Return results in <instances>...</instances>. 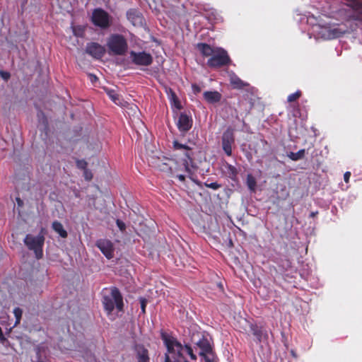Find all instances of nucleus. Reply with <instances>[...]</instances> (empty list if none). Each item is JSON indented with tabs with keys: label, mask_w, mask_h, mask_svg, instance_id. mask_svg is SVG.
<instances>
[{
	"label": "nucleus",
	"mask_w": 362,
	"mask_h": 362,
	"mask_svg": "<svg viewBox=\"0 0 362 362\" xmlns=\"http://www.w3.org/2000/svg\"><path fill=\"white\" fill-rule=\"evenodd\" d=\"M116 224L122 232H124L126 230V225L122 221L117 219Z\"/></svg>",
	"instance_id": "obj_35"
},
{
	"label": "nucleus",
	"mask_w": 362,
	"mask_h": 362,
	"mask_svg": "<svg viewBox=\"0 0 362 362\" xmlns=\"http://www.w3.org/2000/svg\"><path fill=\"white\" fill-rule=\"evenodd\" d=\"M167 93L168 95L170 101L173 104V105L178 110L182 109V107L176 93L171 88H169V90L167 92Z\"/></svg>",
	"instance_id": "obj_22"
},
{
	"label": "nucleus",
	"mask_w": 362,
	"mask_h": 362,
	"mask_svg": "<svg viewBox=\"0 0 362 362\" xmlns=\"http://www.w3.org/2000/svg\"><path fill=\"white\" fill-rule=\"evenodd\" d=\"M235 142L234 130L228 127L223 134L221 139L222 148L228 156L232 155V145Z\"/></svg>",
	"instance_id": "obj_9"
},
{
	"label": "nucleus",
	"mask_w": 362,
	"mask_h": 362,
	"mask_svg": "<svg viewBox=\"0 0 362 362\" xmlns=\"http://www.w3.org/2000/svg\"><path fill=\"white\" fill-rule=\"evenodd\" d=\"M192 88L194 94H197L201 92V88L197 84H192Z\"/></svg>",
	"instance_id": "obj_39"
},
{
	"label": "nucleus",
	"mask_w": 362,
	"mask_h": 362,
	"mask_svg": "<svg viewBox=\"0 0 362 362\" xmlns=\"http://www.w3.org/2000/svg\"><path fill=\"white\" fill-rule=\"evenodd\" d=\"M0 76L5 81L8 80L10 76H11V75H10V74L8 72L4 71H0Z\"/></svg>",
	"instance_id": "obj_37"
},
{
	"label": "nucleus",
	"mask_w": 362,
	"mask_h": 362,
	"mask_svg": "<svg viewBox=\"0 0 362 362\" xmlns=\"http://www.w3.org/2000/svg\"><path fill=\"white\" fill-rule=\"evenodd\" d=\"M16 202H17L18 205L19 206H23V202L21 199V198L17 197V198H16Z\"/></svg>",
	"instance_id": "obj_43"
},
{
	"label": "nucleus",
	"mask_w": 362,
	"mask_h": 362,
	"mask_svg": "<svg viewBox=\"0 0 362 362\" xmlns=\"http://www.w3.org/2000/svg\"><path fill=\"white\" fill-rule=\"evenodd\" d=\"M130 57L132 63L138 66H149L153 63V57L151 54L143 52H130Z\"/></svg>",
	"instance_id": "obj_8"
},
{
	"label": "nucleus",
	"mask_w": 362,
	"mask_h": 362,
	"mask_svg": "<svg viewBox=\"0 0 362 362\" xmlns=\"http://www.w3.org/2000/svg\"><path fill=\"white\" fill-rule=\"evenodd\" d=\"M6 338L4 337L3 332L1 330V328L0 327V341L2 344H4V342L6 341Z\"/></svg>",
	"instance_id": "obj_41"
},
{
	"label": "nucleus",
	"mask_w": 362,
	"mask_h": 362,
	"mask_svg": "<svg viewBox=\"0 0 362 362\" xmlns=\"http://www.w3.org/2000/svg\"><path fill=\"white\" fill-rule=\"evenodd\" d=\"M246 181H247V185L248 188L250 190L254 191L255 189L256 185H257L255 178L251 174H249L247 176Z\"/></svg>",
	"instance_id": "obj_28"
},
{
	"label": "nucleus",
	"mask_w": 362,
	"mask_h": 362,
	"mask_svg": "<svg viewBox=\"0 0 362 362\" xmlns=\"http://www.w3.org/2000/svg\"><path fill=\"white\" fill-rule=\"evenodd\" d=\"M317 213H318L317 211L312 212L310 216V217H314V216H315L316 214H317Z\"/></svg>",
	"instance_id": "obj_44"
},
{
	"label": "nucleus",
	"mask_w": 362,
	"mask_h": 362,
	"mask_svg": "<svg viewBox=\"0 0 362 362\" xmlns=\"http://www.w3.org/2000/svg\"><path fill=\"white\" fill-rule=\"evenodd\" d=\"M43 230L44 228H42L40 234L37 236L27 234L23 240V243L28 249L34 252L37 259H40L43 257V246L45 240Z\"/></svg>",
	"instance_id": "obj_3"
},
{
	"label": "nucleus",
	"mask_w": 362,
	"mask_h": 362,
	"mask_svg": "<svg viewBox=\"0 0 362 362\" xmlns=\"http://www.w3.org/2000/svg\"><path fill=\"white\" fill-rule=\"evenodd\" d=\"M48 349L43 345H39L35 349V356L32 357L33 362H47Z\"/></svg>",
	"instance_id": "obj_16"
},
{
	"label": "nucleus",
	"mask_w": 362,
	"mask_h": 362,
	"mask_svg": "<svg viewBox=\"0 0 362 362\" xmlns=\"http://www.w3.org/2000/svg\"><path fill=\"white\" fill-rule=\"evenodd\" d=\"M206 362H216V356L214 353L202 356Z\"/></svg>",
	"instance_id": "obj_33"
},
{
	"label": "nucleus",
	"mask_w": 362,
	"mask_h": 362,
	"mask_svg": "<svg viewBox=\"0 0 362 362\" xmlns=\"http://www.w3.org/2000/svg\"><path fill=\"white\" fill-rule=\"evenodd\" d=\"M140 303H141V313L143 314H144L146 313V305H147L146 299L144 298H140Z\"/></svg>",
	"instance_id": "obj_34"
},
{
	"label": "nucleus",
	"mask_w": 362,
	"mask_h": 362,
	"mask_svg": "<svg viewBox=\"0 0 362 362\" xmlns=\"http://www.w3.org/2000/svg\"><path fill=\"white\" fill-rule=\"evenodd\" d=\"M84 177L86 180H90L93 177V175L90 171L86 169L84 170Z\"/></svg>",
	"instance_id": "obj_38"
},
{
	"label": "nucleus",
	"mask_w": 362,
	"mask_h": 362,
	"mask_svg": "<svg viewBox=\"0 0 362 362\" xmlns=\"http://www.w3.org/2000/svg\"><path fill=\"white\" fill-rule=\"evenodd\" d=\"M193 119L191 116L185 112H181L176 123L178 130L185 134L192 127Z\"/></svg>",
	"instance_id": "obj_10"
},
{
	"label": "nucleus",
	"mask_w": 362,
	"mask_h": 362,
	"mask_svg": "<svg viewBox=\"0 0 362 362\" xmlns=\"http://www.w3.org/2000/svg\"><path fill=\"white\" fill-rule=\"evenodd\" d=\"M262 142L264 143V144H267V141L264 139L262 140Z\"/></svg>",
	"instance_id": "obj_45"
},
{
	"label": "nucleus",
	"mask_w": 362,
	"mask_h": 362,
	"mask_svg": "<svg viewBox=\"0 0 362 362\" xmlns=\"http://www.w3.org/2000/svg\"><path fill=\"white\" fill-rule=\"evenodd\" d=\"M345 33V30H341L340 28H335L329 30V35L332 38H337L342 36Z\"/></svg>",
	"instance_id": "obj_27"
},
{
	"label": "nucleus",
	"mask_w": 362,
	"mask_h": 362,
	"mask_svg": "<svg viewBox=\"0 0 362 362\" xmlns=\"http://www.w3.org/2000/svg\"><path fill=\"white\" fill-rule=\"evenodd\" d=\"M230 83L232 87L235 89H242L247 86V83L242 81L238 76L233 74L230 77Z\"/></svg>",
	"instance_id": "obj_20"
},
{
	"label": "nucleus",
	"mask_w": 362,
	"mask_h": 362,
	"mask_svg": "<svg viewBox=\"0 0 362 362\" xmlns=\"http://www.w3.org/2000/svg\"><path fill=\"white\" fill-rule=\"evenodd\" d=\"M107 289L105 288L103 296L102 303L105 310L107 315L112 314L115 308L118 312H122L124 310V302L123 297L117 287H112L108 291V293L106 292Z\"/></svg>",
	"instance_id": "obj_2"
},
{
	"label": "nucleus",
	"mask_w": 362,
	"mask_h": 362,
	"mask_svg": "<svg viewBox=\"0 0 362 362\" xmlns=\"http://www.w3.org/2000/svg\"><path fill=\"white\" fill-rule=\"evenodd\" d=\"M173 147L175 149H185L186 151L185 153V157L182 158V165L185 167V170L187 173H190V168L193 167V158H192V149L187 146V145L182 144L179 143L177 141H173Z\"/></svg>",
	"instance_id": "obj_7"
},
{
	"label": "nucleus",
	"mask_w": 362,
	"mask_h": 362,
	"mask_svg": "<svg viewBox=\"0 0 362 362\" xmlns=\"http://www.w3.org/2000/svg\"><path fill=\"white\" fill-rule=\"evenodd\" d=\"M88 163L85 160H76V166L78 168L81 170L87 169Z\"/></svg>",
	"instance_id": "obj_31"
},
{
	"label": "nucleus",
	"mask_w": 362,
	"mask_h": 362,
	"mask_svg": "<svg viewBox=\"0 0 362 362\" xmlns=\"http://www.w3.org/2000/svg\"><path fill=\"white\" fill-rule=\"evenodd\" d=\"M351 177V173L350 172H346L344 175V180L345 182L348 183Z\"/></svg>",
	"instance_id": "obj_40"
},
{
	"label": "nucleus",
	"mask_w": 362,
	"mask_h": 362,
	"mask_svg": "<svg viewBox=\"0 0 362 362\" xmlns=\"http://www.w3.org/2000/svg\"><path fill=\"white\" fill-rule=\"evenodd\" d=\"M138 362H150L148 351L144 344H136L134 346Z\"/></svg>",
	"instance_id": "obj_15"
},
{
	"label": "nucleus",
	"mask_w": 362,
	"mask_h": 362,
	"mask_svg": "<svg viewBox=\"0 0 362 362\" xmlns=\"http://www.w3.org/2000/svg\"><path fill=\"white\" fill-rule=\"evenodd\" d=\"M13 314H14V316L16 318V322H15L14 326H16L17 325H18L20 323V322L21 320L23 310L20 308H16L13 310Z\"/></svg>",
	"instance_id": "obj_29"
},
{
	"label": "nucleus",
	"mask_w": 362,
	"mask_h": 362,
	"mask_svg": "<svg viewBox=\"0 0 362 362\" xmlns=\"http://www.w3.org/2000/svg\"><path fill=\"white\" fill-rule=\"evenodd\" d=\"M250 329L253 336L256 338L257 343H261L267 341L269 335L267 331L262 326L257 324H250Z\"/></svg>",
	"instance_id": "obj_13"
},
{
	"label": "nucleus",
	"mask_w": 362,
	"mask_h": 362,
	"mask_svg": "<svg viewBox=\"0 0 362 362\" xmlns=\"http://www.w3.org/2000/svg\"><path fill=\"white\" fill-rule=\"evenodd\" d=\"M95 245L108 259L114 256V246L112 243L106 239H100L96 241Z\"/></svg>",
	"instance_id": "obj_11"
},
{
	"label": "nucleus",
	"mask_w": 362,
	"mask_h": 362,
	"mask_svg": "<svg viewBox=\"0 0 362 362\" xmlns=\"http://www.w3.org/2000/svg\"><path fill=\"white\" fill-rule=\"evenodd\" d=\"M107 94L115 104L119 105L121 103V98L115 90H107Z\"/></svg>",
	"instance_id": "obj_24"
},
{
	"label": "nucleus",
	"mask_w": 362,
	"mask_h": 362,
	"mask_svg": "<svg viewBox=\"0 0 362 362\" xmlns=\"http://www.w3.org/2000/svg\"><path fill=\"white\" fill-rule=\"evenodd\" d=\"M86 52L93 58L99 59L105 55V49L97 42H90L86 45Z\"/></svg>",
	"instance_id": "obj_12"
},
{
	"label": "nucleus",
	"mask_w": 362,
	"mask_h": 362,
	"mask_svg": "<svg viewBox=\"0 0 362 362\" xmlns=\"http://www.w3.org/2000/svg\"><path fill=\"white\" fill-rule=\"evenodd\" d=\"M110 54L123 55L126 53L128 45L124 37L119 34L111 35L107 42Z\"/></svg>",
	"instance_id": "obj_4"
},
{
	"label": "nucleus",
	"mask_w": 362,
	"mask_h": 362,
	"mask_svg": "<svg viewBox=\"0 0 362 362\" xmlns=\"http://www.w3.org/2000/svg\"><path fill=\"white\" fill-rule=\"evenodd\" d=\"M197 346L201 349L199 355L202 356L212 354L213 349L209 340L203 336L197 343Z\"/></svg>",
	"instance_id": "obj_17"
},
{
	"label": "nucleus",
	"mask_w": 362,
	"mask_h": 362,
	"mask_svg": "<svg viewBox=\"0 0 362 362\" xmlns=\"http://www.w3.org/2000/svg\"><path fill=\"white\" fill-rule=\"evenodd\" d=\"M347 6L352 8L354 11H362V1L361 0H346Z\"/></svg>",
	"instance_id": "obj_23"
},
{
	"label": "nucleus",
	"mask_w": 362,
	"mask_h": 362,
	"mask_svg": "<svg viewBox=\"0 0 362 362\" xmlns=\"http://www.w3.org/2000/svg\"><path fill=\"white\" fill-rule=\"evenodd\" d=\"M52 228L62 238H67V231L64 228L63 225L59 221H54L52 224Z\"/></svg>",
	"instance_id": "obj_21"
},
{
	"label": "nucleus",
	"mask_w": 362,
	"mask_h": 362,
	"mask_svg": "<svg viewBox=\"0 0 362 362\" xmlns=\"http://www.w3.org/2000/svg\"><path fill=\"white\" fill-rule=\"evenodd\" d=\"M252 94L251 93H247L245 95V99H248L249 100V103L250 105V108H252L253 106H254V104H255V98H252Z\"/></svg>",
	"instance_id": "obj_36"
},
{
	"label": "nucleus",
	"mask_w": 362,
	"mask_h": 362,
	"mask_svg": "<svg viewBox=\"0 0 362 362\" xmlns=\"http://www.w3.org/2000/svg\"><path fill=\"white\" fill-rule=\"evenodd\" d=\"M177 177L179 179V180L184 182L185 180V176L184 175H177Z\"/></svg>",
	"instance_id": "obj_42"
},
{
	"label": "nucleus",
	"mask_w": 362,
	"mask_h": 362,
	"mask_svg": "<svg viewBox=\"0 0 362 362\" xmlns=\"http://www.w3.org/2000/svg\"><path fill=\"white\" fill-rule=\"evenodd\" d=\"M231 59L226 49L216 47V52L207 60L206 64L212 69H218L230 64Z\"/></svg>",
	"instance_id": "obj_5"
},
{
	"label": "nucleus",
	"mask_w": 362,
	"mask_h": 362,
	"mask_svg": "<svg viewBox=\"0 0 362 362\" xmlns=\"http://www.w3.org/2000/svg\"><path fill=\"white\" fill-rule=\"evenodd\" d=\"M127 18L134 26H141L144 23L143 15L135 8H130L127 11Z\"/></svg>",
	"instance_id": "obj_14"
},
{
	"label": "nucleus",
	"mask_w": 362,
	"mask_h": 362,
	"mask_svg": "<svg viewBox=\"0 0 362 362\" xmlns=\"http://www.w3.org/2000/svg\"><path fill=\"white\" fill-rule=\"evenodd\" d=\"M204 186L208 188L213 189L214 190H216V189H219L220 187H221V185L217 183L216 182H211V183L206 182H204Z\"/></svg>",
	"instance_id": "obj_32"
},
{
	"label": "nucleus",
	"mask_w": 362,
	"mask_h": 362,
	"mask_svg": "<svg viewBox=\"0 0 362 362\" xmlns=\"http://www.w3.org/2000/svg\"><path fill=\"white\" fill-rule=\"evenodd\" d=\"M301 95L302 92L300 90H298L295 93L290 94L287 98V100L288 103L294 102L299 99Z\"/></svg>",
	"instance_id": "obj_30"
},
{
	"label": "nucleus",
	"mask_w": 362,
	"mask_h": 362,
	"mask_svg": "<svg viewBox=\"0 0 362 362\" xmlns=\"http://www.w3.org/2000/svg\"><path fill=\"white\" fill-rule=\"evenodd\" d=\"M160 338L166 348L163 362H189L184 355V351L192 360L197 359L189 344L183 346L175 337L163 330L160 331Z\"/></svg>",
	"instance_id": "obj_1"
},
{
	"label": "nucleus",
	"mask_w": 362,
	"mask_h": 362,
	"mask_svg": "<svg viewBox=\"0 0 362 362\" xmlns=\"http://www.w3.org/2000/svg\"><path fill=\"white\" fill-rule=\"evenodd\" d=\"M92 23L102 29H107L111 25V16L102 8H95L92 13Z\"/></svg>",
	"instance_id": "obj_6"
},
{
	"label": "nucleus",
	"mask_w": 362,
	"mask_h": 362,
	"mask_svg": "<svg viewBox=\"0 0 362 362\" xmlns=\"http://www.w3.org/2000/svg\"><path fill=\"white\" fill-rule=\"evenodd\" d=\"M197 48L203 57H211L216 52V47H213L206 43H198Z\"/></svg>",
	"instance_id": "obj_18"
},
{
	"label": "nucleus",
	"mask_w": 362,
	"mask_h": 362,
	"mask_svg": "<svg viewBox=\"0 0 362 362\" xmlns=\"http://www.w3.org/2000/svg\"><path fill=\"white\" fill-rule=\"evenodd\" d=\"M305 149H300L296 153L291 152L288 156L289 158H291L292 160L296 161L300 159H302L305 156Z\"/></svg>",
	"instance_id": "obj_25"
},
{
	"label": "nucleus",
	"mask_w": 362,
	"mask_h": 362,
	"mask_svg": "<svg viewBox=\"0 0 362 362\" xmlns=\"http://www.w3.org/2000/svg\"><path fill=\"white\" fill-rule=\"evenodd\" d=\"M204 100L209 103H218L221 99V94L218 91H205L203 93Z\"/></svg>",
	"instance_id": "obj_19"
},
{
	"label": "nucleus",
	"mask_w": 362,
	"mask_h": 362,
	"mask_svg": "<svg viewBox=\"0 0 362 362\" xmlns=\"http://www.w3.org/2000/svg\"><path fill=\"white\" fill-rule=\"evenodd\" d=\"M225 166L226 168L227 169V173L228 175V177L231 179H234L235 177H236L238 175V170L236 168L228 163L226 164Z\"/></svg>",
	"instance_id": "obj_26"
}]
</instances>
